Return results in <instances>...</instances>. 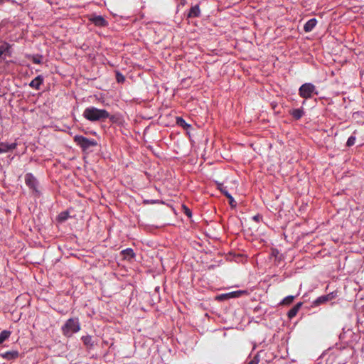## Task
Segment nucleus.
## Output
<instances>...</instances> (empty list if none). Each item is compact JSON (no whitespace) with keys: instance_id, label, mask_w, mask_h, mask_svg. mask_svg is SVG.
<instances>
[{"instance_id":"nucleus-4","label":"nucleus","mask_w":364,"mask_h":364,"mask_svg":"<svg viewBox=\"0 0 364 364\" xmlns=\"http://www.w3.org/2000/svg\"><path fill=\"white\" fill-rule=\"evenodd\" d=\"M74 141L84 151L88 149L91 146H95L97 144L95 139H90L82 135H75L74 136Z\"/></svg>"},{"instance_id":"nucleus-18","label":"nucleus","mask_w":364,"mask_h":364,"mask_svg":"<svg viewBox=\"0 0 364 364\" xmlns=\"http://www.w3.org/2000/svg\"><path fill=\"white\" fill-rule=\"evenodd\" d=\"M121 253L122 255H124L125 258H134L135 257V253L134 252V250L132 248H127L125 250H123Z\"/></svg>"},{"instance_id":"nucleus-11","label":"nucleus","mask_w":364,"mask_h":364,"mask_svg":"<svg viewBox=\"0 0 364 364\" xmlns=\"http://www.w3.org/2000/svg\"><path fill=\"white\" fill-rule=\"evenodd\" d=\"M43 82V77L42 75H38L29 83V86L36 90H39L41 85Z\"/></svg>"},{"instance_id":"nucleus-21","label":"nucleus","mask_w":364,"mask_h":364,"mask_svg":"<svg viewBox=\"0 0 364 364\" xmlns=\"http://www.w3.org/2000/svg\"><path fill=\"white\" fill-rule=\"evenodd\" d=\"M247 291H242V290H239V291H232L230 293L228 294V295L230 296V297H239L242 294H246Z\"/></svg>"},{"instance_id":"nucleus-32","label":"nucleus","mask_w":364,"mask_h":364,"mask_svg":"<svg viewBox=\"0 0 364 364\" xmlns=\"http://www.w3.org/2000/svg\"><path fill=\"white\" fill-rule=\"evenodd\" d=\"M151 203H155V200H152Z\"/></svg>"},{"instance_id":"nucleus-10","label":"nucleus","mask_w":364,"mask_h":364,"mask_svg":"<svg viewBox=\"0 0 364 364\" xmlns=\"http://www.w3.org/2000/svg\"><path fill=\"white\" fill-rule=\"evenodd\" d=\"M334 297H335V295L333 294V293H330L326 295L321 296L315 300L314 304L319 305V304H323L325 302H327V301L331 300Z\"/></svg>"},{"instance_id":"nucleus-29","label":"nucleus","mask_w":364,"mask_h":364,"mask_svg":"<svg viewBox=\"0 0 364 364\" xmlns=\"http://www.w3.org/2000/svg\"><path fill=\"white\" fill-rule=\"evenodd\" d=\"M186 214L188 215V216H191V210L188 208H186Z\"/></svg>"},{"instance_id":"nucleus-12","label":"nucleus","mask_w":364,"mask_h":364,"mask_svg":"<svg viewBox=\"0 0 364 364\" xmlns=\"http://www.w3.org/2000/svg\"><path fill=\"white\" fill-rule=\"evenodd\" d=\"M200 16V9L198 4H196L193 6H192L188 13V18H196L199 17Z\"/></svg>"},{"instance_id":"nucleus-5","label":"nucleus","mask_w":364,"mask_h":364,"mask_svg":"<svg viewBox=\"0 0 364 364\" xmlns=\"http://www.w3.org/2000/svg\"><path fill=\"white\" fill-rule=\"evenodd\" d=\"M25 183L29 188L32 189L33 191H35L36 193L38 192V182L37 179L36 178V177L31 173H28L26 174Z\"/></svg>"},{"instance_id":"nucleus-23","label":"nucleus","mask_w":364,"mask_h":364,"mask_svg":"<svg viewBox=\"0 0 364 364\" xmlns=\"http://www.w3.org/2000/svg\"><path fill=\"white\" fill-rule=\"evenodd\" d=\"M355 136H350L348 140H347V142H346V145L348 146H351L353 145H354L355 142Z\"/></svg>"},{"instance_id":"nucleus-8","label":"nucleus","mask_w":364,"mask_h":364,"mask_svg":"<svg viewBox=\"0 0 364 364\" xmlns=\"http://www.w3.org/2000/svg\"><path fill=\"white\" fill-rule=\"evenodd\" d=\"M16 146V143L8 144L5 142H1L0 143V154L6 153L11 150L15 149Z\"/></svg>"},{"instance_id":"nucleus-30","label":"nucleus","mask_w":364,"mask_h":364,"mask_svg":"<svg viewBox=\"0 0 364 364\" xmlns=\"http://www.w3.org/2000/svg\"><path fill=\"white\" fill-rule=\"evenodd\" d=\"M186 0H180V4L183 6L186 4Z\"/></svg>"},{"instance_id":"nucleus-16","label":"nucleus","mask_w":364,"mask_h":364,"mask_svg":"<svg viewBox=\"0 0 364 364\" xmlns=\"http://www.w3.org/2000/svg\"><path fill=\"white\" fill-rule=\"evenodd\" d=\"M301 305H302V303L299 302V303L296 304L294 306H293L288 312L289 318H291L294 317L297 314Z\"/></svg>"},{"instance_id":"nucleus-1","label":"nucleus","mask_w":364,"mask_h":364,"mask_svg":"<svg viewBox=\"0 0 364 364\" xmlns=\"http://www.w3.org/2000/svg\"><path fill=\"white\" fill-rule=\"evenodd\" d=\"M82 116L88 121L97 122L109 118V114L106 109L91 106L85 109Z\"/></svg>"},{"instance_id":"nucleus-13","label":"nucleus","mask_w":364,"mask_h":364,"mask_svg":"<svg viewBox=\"0 0 364 364\" xmlns=\"http://www.w3.org/2000/svg\"><path fill=\"white\" fill-rule=\"evenodd\" d=\"M84 345L88 348L92 349L95 346V342L92 340V337L90 335L83 336L81 338Z\"/></svg>"},{"instance_id":"nucleus-6","label":"nucleus","mask_w":364,"mask_h":364,"mask_svg":"<svg viewBox=\"0 0 364 364\" xmlns=\"http://www.w3.org/2000/svg\"><path fill=\"white\" fill-rule=\"evenodd\" d=\"M11 56V46L6 42L0 43V60H5L6 57Z\"/></svg>"},{"instance_id":"nucleus-17","label":"nucleus","mask_w":364,"mask_h":364,"mask_svg":"<svg viewBox=\"0 0 364 364\" xmlns=\"http://www.w3.org/2000/svg\"><path fill=\"white\" fill-rule=\"evenodd\" d=\"M11 335V332L8 330H4L0 333V344L3 343L6 340H7L10 336Z\"/></svg>"},{"instance_id":"nucleus-7","label":"nucleus","mask_w":364,"mask_h":364,"mask_svg":"<svg viewBox=\"0 0 364 364\" xmlns=\"http://www.w3.org/2000/svg\"><path fill=\"white\" fill-rule=\"evenodd\" d=\"M90 21L97 26L102 27L107 25V21L100 15H92Z\"/></svg>"},{"instance_id":"nucleus-28","label":"nucleus","mask_w":364,"mask_h":364,"mask_svg":"<svg viewBox=\"0 0 364 364\" xmlns=\"http://www.w3.org/2000/svg\"><path fill=\"white\" fill-rule=\"evenodd\" d=\"M252 218L254 220L259 222V220L261 219V216L259 215H255Z\"/></svg>"},{"instance_id":"nucleus-31","label":"nucleus","mask_w":364,"mask_h":364,"mask_svg":"<svg viewBox=\"0 0 364 364\" xmlns=\"http://www.w3.org/2000/svg\"><path fill=\"white\" fill-rule=\"evenodd\" d=\"M180 122H184V124H185L186 125H188V124L186 123V122L184 121V119H183L182 118H178V119L177 122H178V123H180Z\"/></svg>"},{"instance_id":"nucleus-2","label":"nucleus","mask_w":364,"mask_h":364,"mask_svg":"<svg viewBox=\"0 0 364 364\" xmlns=\"http://www.w3.org/2000/svg\"><path fill=\"white\" fill-rule=\"evenodd\" d=\"M63 334L66 337H71L80 330V324L77 318H71L66 321L61 328Z\"/></svg>"},{"instance_id":"nucleus-19","label":"nucleus","mask_w":364,"mask_h":364,"mask_svg":"<svg viewBox=\"0 0 364 364\" xmlns=\"http://www.w3.org/2000/svg\"><path fill=\"white\" fill-rule=\"evenodd\" d=\"M218 188L227 198H231V194L228 192L227 187L223 183H219Z\"/></svg>"},{"instance_id":"nucleus-3","label":"nucleus","mask_w":364,"mask_h":364,"mask_svg":"<svg viewBox=\"0 0 364 364\" xmlns=\"http://www.w3.org/2000/svg\"><path fill=\"white\" fill-rule=\"evenodd\" d=\"M299 95L301 97L308 100L314 95H318L316 86L311 82H306L301 85L299 89Z\"/></svg>"},{"instance_id":"nucleus-25","label":"nucleus","mask_w":364,"mask_h":364,"mask_svg":"<svg viewBox=\"0 0 364 364\" xmlns=\"http://www.w3.org/2000/svg\"><path fill=\"white\" fill-rule=\"evenodd\" d=\"M259 362V358L258 355H255L251 360H250L247 364H258Z\"/></svg>"},{"instance_id":"nucleus-24","label":"nucleus","mask_w":364,"mask_h":364,"mask_svg":"<svg viewBox=\"0 0 364 364\" xmlns=\"http://www.w3.org/2000/svg\"><path fill=\"white\" fill-rule=\"evenodd\" d=\"M32 61L35 64L41 63V56L34 55L32 57Z\"/></svg>"},{"instance_id":"nucleus-26","label":"nucleus","mask_w":364,"mask_h":364,"mask_svg":"<svg viewBox=\"0 0 364 364\" xmlns=\"http://www.w3.org/2000/svg\"><path fill=\"white\" fill-rule=\"evenodd\" d=\"M124 80H125V77H124V76L123 75H122L119 73H117V82H124Z\"/></svg>"},{"instance_id":"nucleus-27","label":"nucleus","mask_w":364,"mask_h":364,"mask_svg":"<svg viewBox=\"0 0 364 364\" xmlns=\"http://www.w3.org/2000/svg\"><path fill=\"white\" fill-rule=\"evenodd\" d=\"M229 199V203L231 205H235L234 203H235V201L233 198V197L231 196V198H228Z\"/></svg>"},{"instance_id":"nucleus-22","label":"nucleus","mask_w":364,"mask_h":364,"mask_svg":"<svg viewBox=\"0 0 364 364\" xmlns=\"http://www.w3.org/2000/svg\"><path fill=\"white\" fill-rule=\"evenodd\" d=\"M69 217V214L68 212H62L58 215V220L63 222L66 220Z\"/></svg>"},{"instance_id":"nucleus-14","label":"nucleus","mask_w":364,"mask_h":364,"mask_svg":"<svg viewBox=\"0 0 364 364\" xmlns=\"http://www.w3.org/2000/svg\"><path fill=\"white\" fill-rule=\"evenodd\" d=\"M317 20L314 18L309 19L304 26L305 32H311L316 26Z\"/></svg>"},{"instance_id":"nucleus-20","label":"nucleus","mask_w":364,"mask_h":364,"mask_svg":"<svg viewBox=\"0 0 364 364\" xmlns=\"http://www.w3.org/2000/svg\"><path fill=\"white\" fill-rule=\"evenodd\" d=\"M294 298H295V296H291V295L287 296L283 299L281 304H284V305H288L294 301Z\"/></svg>"},{"instance_id":"nucleus-9","label":"nucleus","mask_w":364,"mask_h":364,"mask_svg":"<svg viewBox=\"0 0 364 364\" xmlns=\"http://www.w3.org/2000/svg\"><path fill=\"white\" fill-rule=\"evenodd\" d=\"M19 353L17 350L6 351L0 354V356L6 360H14L18 358Z\"/></svg>"},{"instance_id":"nucleus-15","label":"nucleus","mask_w":364,"mask_h":364,"mask_svg":"<svg viewBox=\"0 0 364 364\" xmlns=\"http://www.w3.org/2000/svg\"><path fill=\"white\" fill-rule=\"evenodd\" d=\"M290 114L295 119H299L304 114V112L302 108L294 109L290 112Z\"/></svg>"}]
</instances>
